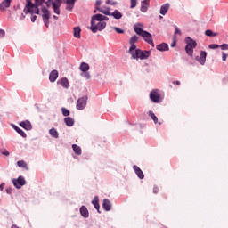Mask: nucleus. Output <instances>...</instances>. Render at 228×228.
<instances>
[{
	"label": "nucleus",
	"instance_id": "obj_48",
	"mask_svg": "<svg viewBox=\"0 0 228 228\" xmlns=\"http://www.w3.org/2000/svg\"><path fill=\"white\" fill-rule=\"evenodd\" d=\"M106 4L115 5V4H117V3H115L113 1H111V0H107Z\"/></svg>",
	"mask_w": 228,
	"mask_h": 228
},
{
	"label": "nucleus",
	"instance_id": "obj_43",
	"mask_svg": "<svg viewBox=\"0 0 228 228\" xmlns=\"http://www.w3.org/2000/svg\"><path fill=\"white\" fill-rule=\"evenodd\" d=\"M218 47H220V45L216 44H211L208 45V49H218Z\"/></svg>",
	"mask_w": 228,
	"mask_h": 228
},
{
	"label": "nucleus",
	"instance_id": "obj_44",
	"mask_svg": "<svg viewBox=\"0 0 228 228\" xmlns=\"http://www.w3.org/2000/svg\"><path fill=\"white\" fill-rule=\"evenodd\" d=\"M219 47H221L222 51H228V44H223Z\"/></svg>",
	"mask_w": 228,
	"mask_h": 228
},
{
	"label": "nucleus",
	"instance_id": "obj_25",
	"mask_svg": "<svg viewBox=\"0 0 228 228\" xmlns=\"http://www.w3.org/2000/svg\"><path fill=\"white\" fill-rule=\"evenodd\" d=\"M139 26H142L141 24L138 25H134V32L139 35L140 37H142L143 35V33H145V30H142V28H140Z\"/></svg>",
	"mask_w": 228,
	"mask_h": 228
},
{
	"label": "nucleus",
	"instance_id": "obj_13",
	"mask_svg": "<svg viewBox=\"0 0 228 228\" xmlns=\"http://www.w3.org/2000/svg\"><path fill=\"white\" fill-rule=\"evenodd\" d=\"M58 76H59L58 70L56 69L52 70L49 75L50 83H54L56 79H58Z\"/></svg>",
	"mask_w": 228,
	"mask_h": 228
},
{
	"label": "nucleus",
	"instance_id": "obj_3",
	"mask_svg": "<svg viewBox=\"0 0 228 228\" xmlns=\"http://www.w3.org/2000/svg\"><path fill=\"white\" fill-rule=\"evenodd\" d=\"M23 12L25 15H28V13H37L38 15L39 12L38 9H37V6H35V4H33L31 0H27V4L23 9Z\"/></svg>",
	"mask_w": 228,
	"mask_h": 228
},
{
	"label": "nucleus",
	"instance_id": "obj_57",
	"mask_svg": "<svg viewBox=\"0 0 228 228\" xmlns=\"http://www.w3.org/2000/svg\"><path fill=\"white\" fill-rule=\"evenodd\" d=\"M66 3H71V4H73V3H76V0H66Z\"/></svg>",
	"mask_w": 228,
	"mask_h": 228
},
{
	"label": "nucleus",
	"instance_id": "obj_63",
	"mask_svg": "<svg viewBox=\"0 0 228 228\" xmlns=\"http://www.w3.org/2000/svg\"><path fill=\"white\" fill-rule=\"evenodd\" d=\"M94 13H97V9L95 8V10L94 11Z\"/></svg>",
	"mask_w": 228,
	"mask_h": 228
},
{
	"label": "nucleus",
	"instance_id": "obj_24",
	"mask_svg": "<svg viewBox=\"0 0 228 228\" xmlns=\"http://www.w3.org/2000/svg\"><path fill=\"white\" fill-rule=\"evenodd\" d=\"M170 8V4H165L161 6L159 13L161 15H167V12H168V9Z\"/></svg>",
	"mask_w": 228,
	"mask_h": 228
},
{
	"label": "nucleus",
	"instance_id": "obj_34",
	"mask_svg": "<svg viewBox=\"0 0 228 228\" xmlns=\"http://www.w3.org/2000/svg\"><path fill=\"white\" fill-rule=\"evenodd\" d=\"M193 47L191 46H188V45H186L185 46V51H186V54H188V56L192 57L193 56Z\"/></svg>",
	"mask_w": 228,
	"mask_h": 228
},
{
	"label": "nucleus",
	"instance_id": "obj_22",
	"mask_svg": "<svg viewBox=\"0 0 228 228\" xmlns=\"http://www.w3.org/2000/svg\"><path fill=\"white\" fill-rule=\"evenodd\" d=\"M92 204L94 206L95 209H97L98 213H101L99 209H101V206L99 205V198L95 196L92 200Z\"/></svg>",
	"mask_w": 228,
	"mask_h": 228
},
{
	"label": "nucleus",
	"instance_id": "obj_49",
	"mask_svg": "<svg viewBox=\"0 0 228 228\" xmlns=\"http://www.w3.org/2000/svg\"><path fill=\"white\" fill-rule=\"evenodd\" d=\"M101 0H96V3H95V8H99V6H101Z\"/></svg>",
	"mask_w": 228,
	"mask_h": 228
},
{
	"label": "nucleus",
	"instance_id": "obj_8",
	"mask_svg": "<svg viewBox=\"0 0 228 228\" xmlns=\"http://www.w3.org/2000/svg\"><path fill=\"white\" fill-rule=\"evenodd\" d=\"M86 101H88V96L79 98L77 102V110H85L86 108Z\"/></svg>",
	"mask_w": 228,
	"mask_h": 228
},
{
	"label": "nucleus",
	"instance_id": "obj_62",
	"mask_svg": "<svg viewBox=\"0 0 228 228\" xmlns=\"http://www.w3.org/2000/svg\"><path fill=\"white\" fill-rule=\"evenodd\" d=\"M18 10H20V4H18Z\"/></svg>",
	"mask_w": 228,
	"mask_h": 228
},
{
	"label": "nucleus",
	"instance_id": "obj_53",
	"mask_svg": "<svg viewBox=\"0 0 228 228\" xmlns=\"http://www.w3.org/2000/svg\"><path fill=\"white\" fill-rule=\"evenodd\" d=\"M24 19H26V15L24 13H21L20 20H24Z\"/></svg>",
	"mask_w": 228,
	"mask_h": 228
},
{
	"label": "nucleus",
	"instance_id": "obj_29",
	"mask_svg": "<svg viewBox=\"0 0 228 228\" xmlns=\"http://www.w3.org/2000/svg\"><path fill=\"white\" fill-rule=\"evenodd\" d=\"M80 214L84 218H88V208L86 206L80 208Z\"/></svg>",
	"mask_w": 228,
	"mask_h": 228
},
{
	"label": "nucleus",
	"instance_id": "obj_52",
	"mask_svg": "<svg viewBox=\"0 0 228 228\" xmlns=\"http://www.w3.org/2000/svg\"><path fill=\"white\" fill-rule=\"evenodd\" d=\"M12 191H13V190H12V188L6 189V193H8L9 195L12 194Z\"/></svg>",
	"mask_w": 228,
	"mask_h": 228
},
{
	"label": "nucleus",
	"instance_id": "obj_1",
	"mask_svg": "<svg viewBox=\"0 0 228 228\" xmlns=\"http://www.w3.org/2000/svg\"><path fill=\"white\" fill-rule=\"evenodd\" d=\"M110 19L102 14L94 15L91 19V31L97 33V31H102L106 28V22Z\"/></svg>",
	"mask_w": 228,
	"mask_h": 228
},
{
	"label": "nucleus",
	"instance_id": "obj_12",
	"mask_svg": "<svg viewBox=\"0 0 228 228\" xmlns=\"http://www.w3.org/2000/svg\"><path fill=\"white\" fill-rule=\"evenodd\" d=\"M20 126L23 129H26V131H31V129H33V126L31 125V122H29L28 120L21 121L20 123Z\"/></svg>",
	"mask_w": 228,
	"mask_h": 228
},
{
	"label": "nucleus",
	"instance_id": "obj_55",
	"mask_svg": "<svg viewBox=\"0 0 228 228\" xmlns=\"http://www.w3.org/2000/svg\"><path fill=\"white\" fill-rule=\"evenodd\" d=\"M158 191H159V189H158V187H154L153 189V193H158Z\"/></svg>",
	"mask_w": 228,
	"mask_h": 228
},
{
	"label": "nucleus",
	"instance_id": "obj_59",
	"mask_svg": "<svg viewBox=\"0 0 228 228\" xmlns=\"http://www.w3.org/2000/svg\"><path fill=\"white\" fill-rule=\"evenodd\" d=\"M171 47H175V42L171 45Z\"/></svg>",
	"mask_w": 228,
	"mask_h": 228
},
{
	"label": "nucleus",
	"instance_id": "obj_17",
	"mask_svg": "<svg viewBox=\"0 0 228 228\" xmlns=\"http://www.w3.org/2000/svg\"><path fill=\"white\" fill-rule=\"evenodd\" d=\"M151 1L150 0H144L141 3V12H142L143 13H145V12H147V10L149 9V4H150Z\"/></svg>",
	"mask_w": 228,
	"mask_h": 228
},
{
	"label": "nucleus",
	"instance_id": "obj_15",
	"mask_svg": "<svg viewBox=\"0 0 228 228\" xmlns=\"http://www.w3.org/2000/svg\"><path fill=\"white\" fill-rule=\"evenodd\" d=\"M133 168H134L137 177H139V179H143L145 177L143 171H142V169L138 166L134 165L133 167Z\"/></svg>",
	"mask_w": 228,
	"mask_h": 228
},
{
	"label": "nucleus",
	"instance_id": "obj_56",
	"mask_svg": "<svg viewBox=\"0 0 228 228\" xmlns=\"http://www.w3.org/2000/svg\"><path fill=\"white\" fill-rule=\"evenodd\" d=\"M0 190H1V191H3V190H4V183L0 184Z\"/></svg>",
	"mask_w": 228,
	"mask_h": 228
},
{
	"label": "nucleus",
	"instance_id": "obj_30",
	"mask_svg": "<svg viewBox=\"0 0 228 228\" xmlns=\"http://www.w3.org/2000/svg\"><path fill=\"white\" fill-rule=\"evenodd\" d=\"M80 70L82 72H88V70H90V65H88L86 62H82L80 64Z\"/></svg>",
	"mask_w": 228,
	"mask_h": 228
},
{
	"label": "nucleus",
	"instance_id": "obj_28",
	"mask_svg": "<svg viewBox=\"0 0 228 228\" xmlns=\"http://www.w3.org/2000/svg\"><path fill=\"white\" fill-rule=\"evenodd\" d=\"M64 122H65L66 126H68V127H72V126H74V118H72L70 117L65 118Z\"/></svg>",
	"mask_w": 228,
	"mask_h": 228
},
{
	"label": "nucleus",
	"instance_id": "obj_58",
	"mask_svg": "<svg viewBox=\"0 0 228 228\" xmlns=\"http://www.w3.org/2000/svg\"><path fill=\"white\" fill-rule=\"evenodd\" d=\"M57 4H61V0H55Z\"/></svg>",
	"mask_w": 228,
	"mask_h": 228
},
{
	"label": "nucleus",
	"instance_id": "obj_18",
	"mask_svg": "<svg viewBox=\"0 0 228 228\" xmlns=\"http://www.w3.org/2000/svg\"><path fill=\"white\" fill-rule=\"evenodd\" d=\"M103 209H105V211H111V201H110V200L105 199L103 200Z\"/></svg>",
	"mask_w": 228,
	"mask_h": 228
},
{
	"label": "nucleus",
	"instance_id": "obj_46",
	"mask_svg": "<svg viewBox=\"0 0 228 228\" xmlns=\"http://www.w3.org/2000/svg\"><path fill=\"white\" fill-rule=\"evenodd\" d=\"M175 35H181V30H179V28H177V26H175Z\"/></svg>",
	"mask_w": 228,
	"mask_h": 228
},
{
	"label": "nucleus",
	"instance_id": "obj_47",
	"mask_svg": "<svg viewBox=\"0 0 228 228\" xmlns=\"http://www.w3.org/2000/svg\"><path fill=\"white\" fill-rule=\"evenodd\" d=\"M222 60H223V61H225L227 60V55L224 52L222 53Z\"/></svg>",
	"mask_w": 228,
	"mask_h": 228
},
{
	"label": "nucleus",
	"instance_id": "obj_20",
	"mask_svg": "<svg viewBox=\"0 0 228 228\" xmlns=\"http://www.w3.org/2000/svg\"><path fill=\"white\" fill-rule=\"evenodd\" d=\"M12 127H13L14 130H16V133H18L20 136H22V138H27V134L24 131H22V129H20L19 126L12 124Z\"/></svg>",
	"mask_w": 228,
	"mask_h": 228
},
{
	"label": "nucleus",
	"instance_id": "obj_33",
	"mask_svg": "<svg viewBox=\"0 0 228 228\" xmlns=\"http://www.w3.org/2000/svg\"><path fill=\"white\" fill-rule=\"evenodd\" d=\"M111 17L114 19H122V13L118 10H115L112 13H110Z\"/></svg>",
	"mask_w": 228,
	"mask_h": 228
},
{
	"label": "nucleus",
	"instance_id": "obj_38",
	"mask_svg": "<svg viewBox=\"0 0 228 228\" xmlns=\"http://www.w3.org/2000/svg\"><path fill=\"white\" fill-rule=\"evenodd\" d=\"M61 111H62V115L64 117H69V115H70V111L68 109H66V108H62Z\"/></svg>",
	"mask_w": 228,
	"mask_h": 228
},
{
	"label": "nucleus",
	"instance_id": "obj_61",
	"mask_svg": "<svg viewBox=\"0 0 228 228\" xmlns=\"http://www.w3.org/2000/svg\"><path fill=\"white\" fill-rule=\"evenodd\" d=\"M53 19H55L56 20H58V17L56 15H53Z\"/></svg>",
	"mask_w": 228,
	"mask_h": 228
},
{
	"label": "nucleus",
	"instance_id": "obj_10",
	"mask_svg": "<svg viewBox=\"0 0 228 228\" xmlns=\"http://www.w3.org/2000/svg\"><path fill=\"white\" fill-rule=\"evenodd\" d=\"M136 42H138V36H133L129 40L130 48L128 53H133V51L136 49Z\"/></svg>",
	"mask_w": 228,
	"mask_h": 228
},
{
	"label": "nucleus",
	"instance_id": "obj_7",
	"mask_svg": "<svg viewBox=\"0 0 228 228\" xmlns=\"http://www.w3.org/2000/svg\"><path fill=\"white\" fill-rule=\"evenodd\" d=\"M12 183L15 186V188L20 190V188H22V186L26 184V179H24L23 176H19L18 179L13 178Z\"/></svg>",
	"mask_w": 228,
	"mask_h": 228
},
{
	"label": "nucleus",
	"instance_id": "obj_23",
	"mask_svg": "<svg viewBox=\"0 0 228 228\" xmlns=\"http://www.w3.org/2000/svg\"><path fill=\"white\" fill-rule=\"evenodd\" d=\"M156 49L158 51H168V44L167 43H161L160 45L156 46Z\"/></svg>",
	"mask_w": 228,
	"mask_h": 228
},
{
	"label": "nucleus",
	"instance_id": "obj_60",
	"mask_svg": "<svg viewBox=\"0 0 228 228\" xmlns=\"http://www.w3.org/2000/svg\"><path fill=\"white\" fill-rule=\"evenodd\" d=\"M11 228H19V226L13 224Z\"/></svg>",
	"mask_w": 228,
	"mask_h": 228
},
{
	"label": "nucleus",
	"instance_id": "obj_41",
	"mask_svg": "<svg viewBox=\"0 0 228 228\" xmlns=\"http://www.w3.org/2000/svg\"><path fill=\"white\" fill-rule=\"evenodd\" d=\"M68 4V6L66 7V9L69 11V12H72L73 8H74V4H71V3H66Z\"/></svg>",
	"mask_w": 228,
	"mask_h": 228
},
{
	"label": "nucleus",
	"instance_id": "obj_5",
	"mask_svg": "<svg viewBox=\"0 0 228 228\" xmlns=\"http://www.w3.org/2000/svg\"><path fill=\"white\" fill-rule=\"evenodd\" d=\"M150 99L152 101V102H155V104H159V102H161V95L159 94V90L153 89L150 93Z\"/></svg>",
	"mask_w": 228,
	"mask_h": 228
},
{
	"label": "nucleus",
	"instance_id": "obj_4",
	"mask_svg": "<svg viewBox=\"0 0 228 228\" xmlns=\"http://www.w3.org/2000/svg\"><path fill=\"white\" fill-rule=\"evenodd\" d=\"M43 22L46 28H49V20L51 19V12L45 7L41 8Z\"/></svg>",
	"mask_w": 228,
	"mask_h": 228
},
{
	"label": "nucleus",
	"instance_id": "obj_35",
	"mask_svg": "<svg viewBox=\"0 0 228 228\" xmlns=\"http://www.w3.org/2000/svg\"><path fill=\"white\" fill-rule=\"evenodd\" d=\"M148 115L153 120L154 124H158V117L156 116V114H154V112H152V110H150L148 112Z\"/></svg>",
	"mask_w": 228,
	"mask_h": 228
},
{
	"label": "nucleus",
	"instance_id": "obj_26",
	"mask_svg": "<svg viewBox=\"0 0 228 228\" xmlns=\"http://www.w3.org/2000/svg\"><path fill=\"white\" fill-rule=\"evenodd\" d=\"M96 10L98 12H101V13H103V15H111V12H110V9L106 7H96Z\"/></svg>",
	"mask_w": 228,
	"mask_h": 228
},
{
	"label": "nucleus",
	"instance_id": "obj_2",
	"mask_svg": "<svg viewBox=\"0 0 228 228\" xmlns=\"http://www.w3.org/2000/svg\"><path fill=\"white\" fill-rule=\"evenodd\" d=\"M129 54H131L132 58L134 60H138V58L140 60H147V58H149V56H151V51H142L140 49H134L132 50V52H129Z\"/></svg>",
	"mask_w": 228,
	"mask_h": 228
},
{
	"label": "nucleus",
	"instance_id": "obj_36",
	"mask_svg": "<svg viewBox=\"0 0 228 228\" xmlns=\"http://www.w3.org/2000/svg\"><path fill=\"white\" fill-rule=\"evenodd\" d=\"M49 134H51V136H53V138H59L58 131L55 130V128L50 129Z\"/></svg>",
	"mask_w": 228,
	"mask_h": 228
},
{
	"label": "nucleus",
	"instance_id": "obj_42",
	"mask_svg": "<svg viewBox=\"0 0 228 228\" xmlns=\"http://www.w3.org/2000/svg\"><path fill=\"white\" fill-rule=\"evenodd\" d=\"M81 76L82 77H85L86 79H90V72H84V73H81Z\"/></svg>",
	"mask_w": 228,
	"mask_h": 228
},
{
	"label": "nucleus",
	"instance_id": "obj_14",
	"mask_svg": "<svg viewBox=\"0 0 228 228\" xmlns=\"http://www.w3.org/2000/svg\"><path fill=\"white\" fill-rule=\"evenodd\" d=\"M11 4H12V0H4L0 4V11L4 12V10H6V8H10Z\"/></svg>",
	"mask_w": 228,
	"mask_h": 228
},
{
	"label": "nucleus",
	"instance_id": "obj_9",
	"mask_svg": "<svg viewBox=\"0 0 228 228\" xmlns=\"http://www.w3.org/2000/svg\"><path fill=\"white\" fill-rule=\"evenodd\" d=\"M142 37L143 40L147 42V44L151 45V47H154V40L152 39V35L151 33H149L148 31L143 32Z\"/></svg>",
	"mask_w": 228,
	"mask_h": 228
},
{
	"label": "nucleus",
	"instance_id": "obj_16",
	"mask_svg": "<svg viewBox=\"0 0 228 228\" xmlns=\"http://www.w3.org/2000/svg\"><path fill=\"white\" fill-rule=\"evenodd\" d=\"M185 43L189 47H192L195 49L197 47V41L191 39V37H188L185 38Z\"/></svg>",
	"mask_w": 228,
	"mask_h": 228
},
{
	"label": "nucleus",
	"instance_id": "obj_19",
	"mask_svg": "<svg viewBox=\"0 0 228 228\" xmlns=\"http://www.w3.org/2000/svg\"><path fill=\"white\" fill-rule=\"evenodd\" d=\"M57 83L58 85H61L63 88H69L70 86V84H69V79H67V77L61 78Z\"/></svg>",
	"mask_w": 228,
	"mask_h": 228
},
{
	"label": "nucleus",
	"instance_id": "obj_40",
	"mask_svg": "<svg viewBox=\"0 0 228 228\" xmlns=\"http://www.w3.org/2000/svg\"><path fill=\"white\" fill-rule=\"evenodd\" d=\"M130 8H136V4H138V0H130Z\"/></svg>",
	"mask_w": 228,
	"mask_h": 228
},
{
	"label": "nucleus",
	"instance_id": "obj_54",
	"mask_svg": "<svg viewBox=\"0 0 228 228\" xmlns=\"http://www.w3.org/2000/svg\"><path fill=\"white\" fill-rule=\"evenodd\" d=\"M173 83H174V85H177V86H181V82L179 80H176Z\"/></svg>",
	"mask_w": 228,
	"mask_h": 228
},
{
	"label": "nucleus",
	"instance_id": "obj_27",
	"mask_svg": "<svg viewBox=\"0 0 228 228\" xmlns=\"http://www.w3.org/2000/svg\"><path fill=\"white\" fill-rule=\"evenodd\" d=\"M17 166L20 167V168H24V170H29V167H28V164L24 160H19Z\"/></svg>",
	"mask_w": 228,
	"mask_h": 228
},
{
	"label": "nucleus",
	"instance_id": "obj_39",
	"mask_svg": "<svg viewBox=\"0 0 228 228\" xmlns=\"http://www.w3.org/2000/svg\"><path fill=\"white\" fill-rule=\"evenodd\" d=\"M114 31H116V33H118L119 35H122L125 33L124 29L118 28V27H114L113 28Z\"/></svg>",
	"mask_w": 228,
	"mask_h": 228
},
{
	"label": "nucleus",
	"instance_id": "obj_32",
	"mask_svg": "<svg viewBox=\"0 0 228 228\" xmlns=\"http://www.w3.org/2000/svg\"><path fill=\"white\" fill-rule=\"evenodd\" d=\"M72 149L75 154H77V156H81L82 154L81 147L77 146V144H73Z\"/></svg>",
	"mask_w": 228,
	"mask_h": 228
},
{
	"label": "nucleus",
	"instance_id": "obj_37",
	"mask_svg": "<svg viewBox=\"0 0 228 228\" xmlns=\"http://www.w3.org/2000/svg\"><path fill=\"white\" fill-rule=\"evenodd\" d=\"M205 35L207 37H216L218 35V33H213V31L211 29H208L205 31Z\"/></svg>",
	"mask_w": 228,
	"mask_h": 228
},
{
	"label": "nucleus",
	"instance_id": "obj_45",
	"mask_svg": "<svg viewBox=\"0 0 228 228\" xmlns=\"http://www.w3.org/2000/svg\"><path fill=\"white\" fill-rule=\"evenodd\" d=\"M31 15V22H35L37 20V13H30Z\"/></svg>",
	"mask_w": 228,
	"mask_h": 228
},
{
	"label": "nucleus",
	"instance_id": "obj_11",
	"mask_svg": "<svg viewBox=\"0 0 228 228\" xmlns=\"http://www.w3.org/2000/svg\"><path fill=\"white\" fill-rule=\"evenodd\" d=\"M207 56H208V53H206V51H201L200 57H196V60L197 61H199L200 65H205Z\"/></svg>",
	"mask_w": 228,
	"mask_h": 228
},
{
	"label": "nucleus",
	"instance_id": "obj_50",
	"mask_svg": "<svg viewBox=\"0 0 228 228\" xmlns=\"http://www.w3.org/2000/svg\"><path fill=\"white\" fill-rule=\"evenodd\" d=\"M4 35H5L4 30L0 29V38H3V37H4Z\"/></svg>",
	"mask_w": 228,
	"mask_h": 228
},
{
	"label": "nucleus",
	"instance_id": "obj_51",
	"mask_svg": "<svg viewBox=\"0 0 228 228\" xmlns=\"http://www.w3.org/2000/svg\"><path fill=\"white\" fill-rule=\"evenodd\" d=\"M3 156H10V151H4L2 152Z\"/></svg>",
	"mask_w": 228,
	"mask_h": 228
},
{
	"label": "nucleus",
	"instance_id": "obj_31",
	"mask_svg": "<svg viewBox=\"0 0 228 228\" xmlns=\"http://www.w3.org/2000/svg\"><path fill=\"white\" fill-rule=\"evenodd\" d=\"M45 3V0H35L34 6H36L37 10L39 11L38 15H40V8L39 6H42Z\"/></svg>",
	"mask_w": 228,
	"mask_h": 228
},
{
	"label": "nucleus",
	"instance_id": "obj_6",
	"mask_svg": "<svg viewBox=\"0 0 228 228\" xmlns=\"http://www.w3.org/2000/svg\"><path fill=\"white\" fill-rule=\"evenodd\" d=\"M45 4H46L47 8H50L51 4H52L54 13H56L57 15H60V6H61V4H57L56 2H53V0H47L45 2Z\"/></svg>",
	"mask_w": 228,
	"mask_h": 228
},
{
	"label": "nucleus",
	"instance_id": "obj_21",
	"mask_svg": "<svg viewBox=\"0 0 228 228\" xmlns=\"http://www.w3.org/2000/svg\"><path fill=\"white\" fill-rule=\"evenodd\" d=\"M73 36L75 38H81V28L80 27H75L73 28Z\"/></svg>",
	"mask_w": 228,
	"mask_h": 228
}]
</instances>
